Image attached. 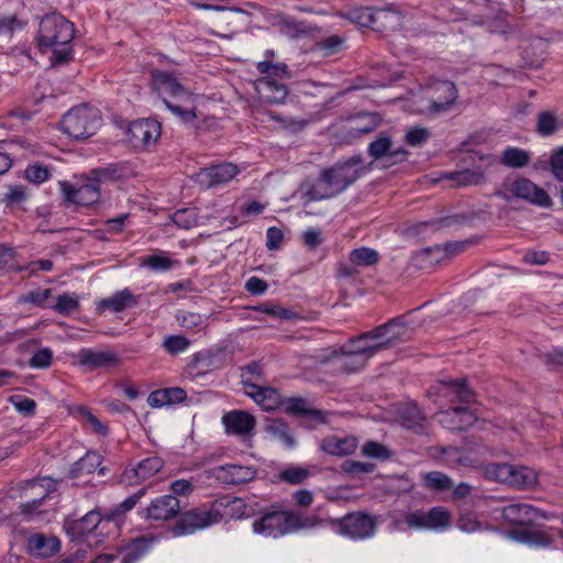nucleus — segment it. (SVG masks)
I'll return each mask as SVG.
<instances>
[{"label":"nucleus","mask_w":563,"mask_h":563,"mask_svg":"<svg viewBox=\"0 0 563 563\" xmlns=\"http://www.w3.org/2000/svg\"><path fill=\"white\" fill-rule=\"evenodd\" d=\"M361 156H353L322 169L316 183L305 190L303 197L308 201H319L341 194L361 177Z\"/></svg>","instance_id":"f257e3e1"},{"label":"nucleus","mask_w":563,"mask_h":563,"mask_svg":"<svg viewBox=\"0 0 563 563\" xmlns=\"http://www.w3.org/2000/svg\"><path fill=\"white\" fill-rule=\"evenodd\" d=\"M151 87L163 99L166 108L181 122L190 123L197 118L194 93L185 88L174 74L153 69Z\"/></svg>","instance_id":"f03ea898"},{"label":"nucleus","mask_w":563,"mask_h":563,"mask_svg":"<svg viewBox=\"0 0 563 563\" xmlns=\"http://www.w3.org/2000/svg\"><path fill=\"white\" fill-rule=\"evenodd\" d=\"M74 24L60 14L45 15L37 35L38 47L42 52L53 51L56 63H65L71 57L70 42L74 38Z\"/></svg>","instance_id":"7ed1b4c3"},{"label":"nucleus","mask_w":563,"mask_h":563,"mask_svg":"<svg viewBox=\"0 0 563 563\" xmlns=\"http://www.w3.org/2000/svg\"><path fill=\"white\" fill-rule=\"evenodd\" d=\"M102 124L100 111L88 104L71 108L63 115L60 129L76 140L88 139L96 134Z\"/></svg>","instance_id":"20e7f679"},{"label":"nucleus","mask_w":563,"mask_h":563,"mask_svg":"<svg viewBox=\"0 0 563 563\" xmlns=\"http://www.w3.org/2000/svg\"><path fill=\"white\" fill-rule=\"evenodd\" d=\"M495 195L507 201L518 198L542 208H550L552 206V199L549 194L525 177H518L512 181H505L501 188L496 190Z\"/></svg>","instance_id":"39448f33"},{"label":"nucleus","mask_w":563,"mask_h":563,"mask_svg":"<svg viewBox=\"0 0 563 563\" xmlns=\"http://www.w3.org/2000/svg\"><path fill=\"white\" fill-rule=\"evenodd\" d=\"M301 527L300 518L287 511H268L253 522V531L264 537L277 538Z\"/></svg>","instance_id":"423d86ee"},{"label":"nucleus","mask_w":563,"mask_h":563,"mask_svg":"<svg viewBox=\"0 0 563 563\" xmlns=\"http://www.w3.org/2000/svg\"><path fill=\"white\" fill-rule=\"evenodd\" d=\"M162 134L161 123L154 119H140L131 122L126 130L129 144L137 151H150Z\"/></svg>","instance_id":"0eeeda50"},{"label":"nucleus","mask_w":563,"mask_h":563,"mask_svg":"<svg viewBox=\"0 0 563 563\" xmlns=\"http://www.w3.org/2000/svg\"><path fill=\"white\" fill-rule=\"evenodd\" d=\"M222 520V515L213 507L209 510L195 508L184 512L174 525L172 532L175 537L191 534L197 530L208 528Z\"/></svg>","instance_id":"6e6552de"},{"label":"nucleus","mask_w":563,"mask_h":563,"mask_svg":"<svg viewBox=\"0 0 563 563\" xmlns=\"http://www.w3.org/2000/svg\"><path fill=\"white\" fill-rule=\"evenodd\" d=\"M376 530V517L364 511L350 512L339 520L340 533L352 540L372 538Z\"/></svg>","instance_id":"1a4fd4ad"},{"label":"nucleus","mask_w":563,"mask_h":563,"mask_svg":"<svg viewBox=\"0 0 563 563\" xmlns=\"http://www.w3.org/2000/svg\"><path fill=\"white\" fill-rule=\"evenodd\" d=\"M405 330L399 328L395 321H389L378 325L375 329L364 332L357 336V343L368 341L371 346L363 347L361 351L377 353L393 346L401 340Z\"/></svg>","instance_id":"9d476101"},{"label":"nucleus","mask_w":563,"mask_h":563,"mask_svg":"<svg viewBox=\"0 0 563 563\" xmlns=\"http://www.w3.org/2000/svg\"><path fill=\"white\" fill-rule=\"evenodd\" d=\"M59 186L65 201L73 205L88 207L97 203L100 199V184L89 179V173L80 186H74L68 181H60Z\"/></svg>","instance_id":"9b49d317"},{"label":"nucleus","mask_w":563,"mask_h":563,"mask_svg":"<svg viewBox=\"0 0 563 563\" xmlns=\"http://www.w3.org/2000/svg\"><path fill=\"white\" fill-rule=\"evenodd\" d=\"M430 106L431 114H439L449 111L455 103L459 92L454 82L449 80H438L430 87Z\"/></svg>","instance_id":"f8f14e48"},{"label":"nucleus","mask_w":563,"mask_h":563,"mask_svg":"<svg viewBox=\"0 0 563 563\" xmlns=\"http://www.w3.org/2000/svg\"><path fill=\"white\" fill-rule=\"evenodd\" d=\"M210 476L223 485H241L253 481L257 470L252 466L227 464L210 470Z\"/></svg>","instance_id":"ddd939ff"},{"label":"nucleus","mask_w":563,"mask_h":563,"mask_svg":"<svg viewBox=\"0 0 563 563\" xmlns=\"http://www.w3.org/2000/svg\"><path fill=\"white\" fill-rule=\"evenodd\" d=\"M503 517L512 525L528 526L538 519H548L545 511L529 504L516 503L503 508Z\"/></svg>","instance_id":"4468645a"},{"label":"nucleus","mask_w":563,"mask_h":563,"mask_svg":"<svg viewBox=\"0 0 563 563\" xmlns=\"http://www.w3.org/2000/svg\"><path fill=\"white\" fill-rule=\"evenodd\" d=\"M238 173V166L231 163L212 165L200 169L198 180L200 184L210 188L229 183Z\"/></svg>","instance_id":"2eb2a0df"},{"label":"nucleus","mask_w":563,"mask_h":563,"mask_svg":"<svg viewBox=\"0 0 563 563\" xmlns=\"http://www.w3.org/2000/svg\"><path fill=\"white\" fill-rule=\"evenodd\" d=\"M439 422L449 430L464 431L472 427L475 421V415L463 406H456L438 413Z\"/></svg>","instance_id":"dca6fc26"},{"label":"nucleus","mask_w":563,"mask_h":563,"mask_svg":"<svg viewBox=\"0 0 563 563\" xmlns=\"http://www.w3.org/2000/svg\"><path fill=\"white\" fill-rule=\"evenodd\" d=\"M102 517L99 510H90L80 519H66L64 529L73 541L91 533L101 522Z\"/></svg>","instance_id":"f3484780"},{"label":"nucleus","mask_w":563,"mask_h":563,"mask_svg":"<svg viewBox=\"0 0 563 563\" xmlns=\"http://www.w3.org/2000/svg\"><path fill=\"white\" fill-rule=\"evenodd\" d=\"M180 510V504L174 495H164L152 500L146 508V517L154 520L175 518Z\"/></svg>","instance_id":"a211bd4d"},{"label":"nucleus","mask_w":563,"mask_h":563,"mask_svg":"<svg viewBox=\"0 0 563 563\" xmlns=\"http://www.w3.org/2000/svg\"><path fill=\"white\" fill-rule=\"evenodd\" d=\"M133 175L129 162L110 163L107 166L93 168L89 172V179L97 180L100 185L107 181H117Z\"/></svg>","instance_id":"6ab92c4d"},{"label":"nucleus","mask_w":563,"mask_h":563,"mask_svg":"<svg viewBox=\"0 0 563 563\" xmlns=\"http://www.w3.org/2000/svg\"><path fill=\"white\" fill-rule=\"evenodd\" d=\"M53 488V482L47 477L27 481L25 483V492L32 490L34 498L20 506L22 514L31 515L32 511L41 505L42 500L47 497Z\"/></svg>","instance_id":"aec40b11"},{"label":"nucleus","mask_w":563,"mask_h":563,"mask_svg":"<svg viewBox=\"0 0 563 563\" xmlns=\"http://www.w3.org/2000/svg\"><path fill=\"white\" fill-rule=\"evenodd\" d=\"M78 357L80 365L89 368L90 371L115 366L119 363L117 354L109 351L84 349L79 351Z\"/></svg>","instance_id":"412c9836"},{"label":"nucleus","mask_w":563,"mask_h":563,"mask_svg":"<svg viewBox=\"0 0 563 563\" xmlns=\"http://www.w3.org/2000/svg\"><path fill=\"white\" fill-rule=\"evenodd\" d=\"M164 466V462L158 456H151L140 461L135 467L125 470L123 477L132 484V481L144 482L157 474Z\"/></svg>","instance_id":"4be33fe9"},{"label":"nucleus","mask_w":563,"mask_h":563,"mask_svg":"<svg viewBox=\"0 0 563 563\" xmlns=\"http://www.w3.org/2000/svg\"><path fill=\"white\" fill-rule=\"evenodd\" d=\"M320 362H328L334 358L338 368L352 373L365 366L367 360L363 356L354 353L350 349L343 351L341 354H338L335 351L329 352L327 354H320L317 356Z\"/></svg>","instance_id":"5701e85b"},{"label":"nucleus","mask_w":563,"mask_h":563,"mask_svg":"<svg viewBox=\"0 0 563 563\" xmlns=\"http://www.w3.org/2000/svg\"><path fill=\"white\" fill-rule=\"evenodd\" d=\"M246 394L252 397L264 410L271 411L279 405L278 393L269 387H262L256 382H247L244 379Z\"/></svg>","instance_id":"b1692460"},{"label":"nucleus","mask_w":563,"mask_h":563,"mask_svg":"<svg viewBox=\"0 0 563 563\" xmlns=\"http://www.w3.org/2000/svg\"><path fill=\"white\" fill-rule=\"evenodd\" d=\"M255 88L261 98L269 103H282L288 96V89L285 84L278 82L274 78L264 77L256 81Z\"/></svg>","instance_id":"393cba45"},{"label":"nucleus","mask_w":563,"mask_h":563,"mask_svg":"<svg viewBox=\"0 0 563 563\" xmlns=\"http://www.w3.org/2000/svg\"><path fill=\"white\" fill-rule=\"evenodd\" d=\"M60 542L54 536L34 533L27 539V550L31 554L41 558H48L58 552Z\"/></svg>","instance_id":"a878e982"},{"label":"nucleus","mask_w":563,"mask_h":563,"mask_svg":"<svg viewBox=\"0 0 563 563\" xmlns=\"http://www.w3.org/2000/svg\"><path fill=\"white\" fill-rule=\"evenodd\" d=\"M320 448L330 455H350L357 449V439L354 437L339 438L332 435L323 439Z\"/></svg>","instance_id":"bb28decb"},{"label":"nucleus","mask_w":563,"mask_h":563,"mask_svg":"<svg viewBox=\"0 0 563 563\" xmlns=\"http://www.w3.org/2000/svg\"><path fill=\"white\" fill-rule=\"evenodd\" d=\"M223 424L228 432L247 434L255 427V419L244 411H231L223 416Z\"/></svg>","instance_id":"cd10ccee"},{"label":"nucleus","mask_w":563,"mask_h":563,"mask_svg":"<svg viewBox=\"0 0 563 563\" xmlns=\"http://www.w3.org/2000/svg\"><path fill=\"white\" fill-rule=\"evenodd\" d=\"M97 468L99 474L104 475L106 468L101 467V456L96 452L89 451L71 465L69 476L71 478H79L95 473Z\"/></svg>","instance_id":"c85d7f7f"},{"label":"nucleus","mask_w":563,"mask_h":563,"mask_svg":"<svg viewBox=\"0 0 563 563\" xmlns=\"http://www.w3.org/2000/svg\"><path fill=\"white\" fill-rule=\"evenodd\" d=\"M137 298L130 289L125 288L102 299L100 306L114 312H120L135 307L139 302Z\"/></svg>","instance_id":"c756f323"},{"label":"nucleus","mask_w":563,"mask_h":563,"mask_svg":"<svg viewBox=\"0 0 563 563\" xmlns=\"http://www.w3.org/2000/svg\"><path fill=\"white\" fill-rule=\"evenodd\" d=\"M466 247V242H449L443 245L437 244L423 250L420 256L428 257L430 263H439L444 258L452 257L462 253Z\"/></svg>","instance_id":"7c9ffc66"},{"label":"nucleus","mask_w":563,"mask_h":563,"mask_svg":"<svg viewBox=\"0 0 563 563\" xmlns=\"http://www.w3.org/2000/svg\"><path fill=\"white\" fill-rule=\"evenodd\" d=\"M399 419L405 428L411 429L417 433H421L424 430L426 417L413 402L402 406L399 410Z\"/></svg>","instance_id":"2f4dec72"},{"label":"nucleus","mask_w":563,"mask_h":563,"mask_svg":"<svg viewBox=\"0 0 563 563\" xmlns=\"http://www.w3.org/2000/svg\"><path fill=\"white\" fill-rule=\"evenodd\" d=\"M383 11L378 10L376 12L373 11L372 8L368 7H360V8H350L345 11H341L338 15L342 19H346L355 24L365 27H374L376 15L382 14Z\"/></svg>","instance_id":"473e14b6"},{"label":"nucleus","mask_w":563,"mask_h":563,"mask_svg":"<svg viewBox=\"0 0 563 563\" xmlns=\"http://www.w3.org/2000/svg\"><path fill=\"white\" fill-rule=\"evenodd\" d=\"M442 391L445 396H455L460 401L465 404L475 400V394L467 387L465 378L442 382Z\"/></svg>","instance_id":"72a5a7b5"},{"label":"nucleus","mask_w":563,"mask_h":563,"mask_svg":"<svg viewBox=\"0 0 563 563\" xmlns=\"http://www.w3.org/2000/svg\"><path fill=\"white\" fill-rule=\"evenodd\" d=\"M500 163L509 168H523L530 163V154L519 147L508 146L500 156Z\"/></svg>","instance_id":"f704fd0d"},{"label":"nucleus","mask_w":563,"mask_h":563,"mask_svg":"<svg viewBox=\"0 0 563 563\" xmlns=\"http://www.w3.org/2000/svg\"><path fill=\"white\" fill-rule=\"evenodd\" d=\"M397 529L407 530H428L426 511L418 509L406 512L401 519L395 521Z\"/></svg>","instance_id":"c9c22d12"},{"label":"nucleus","mask_w":563,"mask_h":563,"mask_svg":"<svg viewBox=\"0 0 563 563\" xmlns=\"http://www.w3.org/2000/svg\"><path fill=\"white\" fill-rule=\"evenodd\" d=\"M391 141L388 136H379L368 145V153L375 159L382 158L383 156L398 157L401 159L407 155L404 150L390 151Z\"/></svg>","instance_id":"e433bc0d"},{"label":"nucleus","mask_w":563,"mask_h":563,"mask_svg":"<svg viewBox=\"0 0 563 563\" xmlns=\"http://www.w3.org/2000/svg\"><path fill=\"white\" fill-rule=\"evenodd\" d=\"M537 482L538 475L532 468L514 465L509 486L517 488H531L537 484Z\"/></svg>","instance_id":"4c0bfd02"},{"label":"nucleus","mask_w":563,"mask_h":563,"mask_svg":"<svg viewBox=\"0 0 563 563\" xmlns=\"http://www.w3.org/2000/svg\"><path fill=\"white\" fill-rule=\"evenodd\" d=\"M428 530H444L450 526L451 514L441 506L432 507L426 511Z\"/></svg>","instance_id":"58836bf2"},{"label":"nucleus","mask_w":563,"mask_h":563,"mask_svg":"<svg viewBox=\"0 0 563 563\" xmlns=\"http://www.w3.org/2000/svg\"><path fill=\"white\" fill-rule=\"evenodd\" d=\"M446 178L453 180L459 187L476 186L486 181L482 172L473 169L450 173Z\"/></svg>","instance_id":"ea45409f"},{"label":"nucleus","mask_w":563,"mask_h":563,"mask_svg":"<svg viewBox=\"0 0 563 563\" xmlns=\"http://www.w3.org/2000/svg\"><path fill=\"white\" fill-rule=\"evenodd\" d=\"M150 548V542L144 538H136L123 549L121 563H135Z\"/></svg>","instance_id":"a19ab883"},{"label":"nucleus","mask_w":563,"mask_h":563,"mask_svg":"<svg viewBox=\"0 0 563 563\" xmlns=\"http://www.w3.org/2000/svg\"><path fill=\"white\" fill-rule=\"evenodd\" d=\"M514 465L508 463H488L485 466V476L489 479L509 485Z\"/></svg>","instance_id":"79ce46f5"},{"label":"nucleus","mask_w":563,"mask_h":563,"mask_svg":"<svg viewBox=\"0 0 563 563\" xmlns=\"http://www.w3.org/2000/svg\"><path fill=\"white\" fill-rule=\"evenodd\" d=\"M559 130V120L554 112L542 111L538 114L537 132L542 136H550Z\"/></svg>","instance_id":"37998d69"},{"label":"nucleus","mask_w":563,"mask_h":563,"mask_svg":"<svg viewBox=\"0 0 563 563\" xmlns=\"http://www.w3.org/2000/svg\"><path fill=\"white\" fill-rule=\"evenodd\" d=\"M424 485L432 490H448L452 488V479L441 472H429L424 475Z\"/></svg>","instance_id":"c03bdc74"},{"label":"nucleus","mask_w":563,"mask_h":563,"mask_svg":"<svg viewBox=\"0 0 563 563\" xmlns=\"http://www.w3.org/2000/svg\"><path fill=\"white\" fill-rule=\"evenodd\" d=\"M309 476L310 471L301 466H289L279 473L280 481L291 485L302 484Z\"/></svg>","instance_id":"a18cd8bd"},{"label":"nucleus","mask_w":563,"mask_h":563,"mask_svg":"<svg viewBox=\"0 0 563 563\" xmlns=\"http://www.w3.org/2000/svg\"><path fill=\"white\" fill-rule=\"evenodd\" d=\"M350 261L357 266H369L378 261V253L369 247L355 249L350 253Z\"/></svg>","instance_id":"49530a36"},{"label":"nucleus","mask_w":563,"mask_h":563,"mask_svg":"<svg viewBox=\"0 0 563 563\" xmlns=\"http://www.w3.org/2000/svg\"><path fill=\"white\" fill-rule=\"evenodd\" d=\"M24 175L29 181L40 185L51 177V170L45 165L34 163L26 166Z\"/></svg>","instance_id":"de8ad7c7"},{"label":"nucleus","mask_w":563,"mask_h":563,"mask_svg":"<svg viewBox=\"0 0 563 563\" xmlns=\"http://www.w3.org/2000/svg\"><path fill=\"white\" fill-rule=\"evenodd\" d=\"M266 430L278 440L283 441L287 446H292L295 444L294 438L290 435L287 426L280 421L276 420L266 426Z\"/></svg>","instance_id":"09e8293b"},{"label":"nucleus","mask_w":563,"mask_h":563,"mask_svg":"<svg viewBox=\"0 0 563 563\" xmlns=\"http://www.w3.org/2000/svg\"><path fill=\"white\" fill-rule=\"evenodd\" d=\"M287 411L301 417L310 416L317 418L321 415L319 410L308 408L307 401L302 398L289 399Z\"/></svg>","instance_id":"8fccbe9b"},{"label":"nucleus","mask_w":563,"mask_h":563,"mask_svg":"<svg viewBox=\"0 0 563 563\" xmlns=\"http://www.w3.org/2000/svg\"><path fill=\"white\" fill-rule=\"evenodd\" d=\"M189 345L190 341L183 335H169L163 342V347L173 355L183 353Z\"/></svg>","instance_id":"3c124183"},{"label":"nucleus","mask_w":563,"mask_h":563,"mask_svg":"<svg viewBox=\"0 0 563 563\" xmlns=\"http://www.w3.org/2000/svg\"><path fill=\"white\" fill-rule=\"evenodd\" d=\"M79 306L78 297L75 294H63L57 297L56 303L52 306L59 313H70Z\"/></svg>","instance_id":"603ef678"},{"label":"nucleus","mask_w":563,"mask_h":563,"mask_svg":"<svg viewBox=\"0 0 563 563\" xmlns=\"http://www.w3.org/2000/svg\"><path fill=\"white\" fill-rule=\"evenodd\" d=\"M341 468L346 474L358 476L361 474L372 473L375 468V464L346 460L342 463Z\"/></svg>","instance_id":"864d4df0"},{"label":"nucleus","mask_w":563,"mask_h":563,"mask_svg":"<svg viewBox=\"0 0 563 563\" xmlns=\"http://www.w3.org/2000/svg\"><path fill=\"white\" fill-rule=\"evenodd\" d=\"M176 263V261H173L167 256L156 254L147 256L143 262L145 266L154 272H166L170 269Z\"/></svg>","instance_id":"5fc2aeb1"},{"label":"nucleus","mask_w":563,"mask_h":563,"mask_svg":"<svg viewBox=\"0 0 563 563\" xmlns=\"http://www.w3.org/2000/svg\"><path fill=\"white\" fill-rule=\"evenodd\" d=\"M23 23L16 18V15L0 14V35L11 36L16 30H21Z\"/></svg>","instance_id":"6e6d98bb"},{"label":"nucleus","mask_w":563,"mask_h":563,"mask_svg":"<svg viewBox=\"0 0 563 563\" xmlns=\"http://www.w3.org/2000/svg\"><path fill=\"white\" fill-rule=\"evenodd\" d=\"M53 360V352L48 347L38 350L33 354L29 361L32 368H47L51 366Z\"/></svg>","instance_id":"4d7b16f0"},{"label":"nucleus","mask_w":563,"mask_h":563,"mask_svg":"<svg viewBox=\"0 0 563 563\" xmlns=\"http://www.w3.org/2000/svg\"><path fill=\"white\" fill-rule=\"evenodd\" d=\"M256 69L264 75H267L266 77L273 78V76H282V75H288V67L286 64H273L271 62H258L256 64Z\"/></svg>","instance_id":"13d9d810"},{"label":"nucleus","mask_w":563,"mask_h":563,"mask_svg":"<svg viewBox=\"0 0 563 563\" xmlns=\"http://www.w3.org/2000/svg\"><path fill=\"white\" fill-rule=\"evenodd\" d=\"M430 137V132L424 128H413L405 135V141L412 147H419Z\"/></svg>","instance_id":"bf43d9fd"},{"label":"nucleus","mask_w":563,"mask_h":563,"mask_svg":"<svg viewBox=\"0 0 563 563\" xmlns=\"http://www.w3.org/2000/svg\"><path fill=\"white\" fill-rule=\"evenodd\" d=\"M362 453L365 456L377 459V460H387L389 457V451L386 446L378 442L369 441L362 448Z\"/></svg>","instance_id":"052dcab7"},{"label":"nucleus","mask_w":563,"mask_h":563,"mask_svg":"<svg viewBox=\"0 0 563 563\" xmlns=\"http://www.w3.org/2000/svg\"><path fill=\"white\" fill-rule=\"evenodd\" d=\"M26 198V189L21 185L11 186L4 195V201L9 206L21 205Z\"/></svg>","instance_id":"680f3d73"},{"label":"nucleus","mask_w":563,"mask_h":563,"mask_svg":"<svg viewBox=\"0 0 563 563\" xmlns=\"http://www.w3.org/2000/svg\"><path fill=\"white\" fill-rule=\"evenodd\" d=\"M10 400L20 413L25 416L34 415L36 402L33 399L23 396H12Z\"/></svg>","instance_id":"e2e57ef3"},{"label":"nucleus","mask_w":563,"mask_h":563,"mask_svg":"<svg viewBox=\"0 0 563 563\" xmlns=\"http://www.w3.org/2000/svg\"><path fill=\"white\" fill-rule=\"evenodd\" d=\"M456 526L460 530L467 533H472L482 529V523L476 519V516L473 514L461 515Z\"/></svg>","instance_id":"0e129e2a"},{"label":"nucleus","mask_w":563,"mask_h":563,"mask_svg":"<svg viewBox=\"0 0 563 563\" xmlns=\"http://www.w3.org/2000/svg\"><path fill=\"white\" fill-rule=\"evenodd\" d=\"M522 541L530 545L548 548L551 545V538L542 531H529L523 534Z\"/></svg>","instance_id":"69168bd1"},{"label":"nucleus","mask_w":563,"mask_h":563,"mask_svg":"<svg viewBox=\"0 0 563 563\" xmlns=\"http://www.w3.org/2000/svg\"><path fill=\"white\" fill-rule=\"evenodd\" d=\"M79 412L81 417L88 422L93 431L100 435L108 434V427L102 423L92 412H90L87 408H80Z\"/></svg>","instance_id":"338daca9"},{"label":"nucleus","mask_w":563,"mask_h":563,"mask_svg":"<svg viewBox=\"0 0 563 563\" xmlns=\"http://www.w3.org/2000/svg\"><path fill=\"white\" fill-rule=\"evenodd\" d=\"M549 163L555 179L563 183V147L559 148L551 155Z\"/></svg>","instance_id":"774afa93"}]
</instances>
